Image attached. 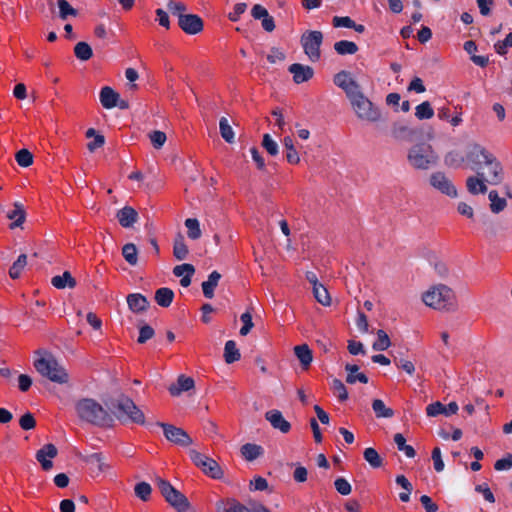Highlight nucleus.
<instances>
[{"label": "nucleus", "mask_w": 512, "mask_h": 512, "mask_svg": "<svg viewBox=\"0 0 512 512\" xmlns=\"http://www.w3.org/2000/svg\"><path fill=\"white\" fill-rule=\"evenodd\" d=\"M333 82L345 92L359 119L368 122H377L381 119L380 110L364 95L361 86L349 71L342 70L336 73Z\"/></svg>", "instance_id": "nucleus-1"}, {"label": "nucleus", "mask_w": 512, "mask_h": 512, "mask_svg": "<svg viewBox=\"0 0 512 512\" xmlns=\"http://www.w3.org/2000/svg\"><path fill=\"white\" fill-rule=\"evenodd\" d=\"M467 162L478 176L491 185H499L504 179V169L496 156L480 144L474 143L466 153Z\"/></svg>", "instance_id": "nucleus-2"}, {"label": "nucleus", "mask_w": 512, "mask_h": 512, "mask_svg": "<svg viewBox=\"0 0 512 512\" xmlns=\"http://www.w3.org/2000/svg\"><path fill=\"white\" fill-rule=\"evenodd\" d=\"M75 409L78 417L98 427H110L114 423V417L107 409L92 398L80 399Z\"/></svg>", "instance_id": "nucleus-3"}, {"label": "nucleus", "mask_w": 512, "mask_h": 512, "mask_svg": "<svg viewBox=\"0 0 512 512\" xmlns=\"http://www.w3.org/2000/svg\"><path fill=\"white\" fill-rule=\"evenodd\" d=\"M407 161L416 170H429L438 164L439 156L430 144L422 142L408 150Z\"/></svg>", "instance_id": "nucleus-4"}, {"label": "nucleus", "mask_w": 512, "mask_h": 512, "mask_svg": "<svg viewBox=\"0 0 512 512\" xmlns=\"http://www.w3.org/2000/svg\"><path fill=\"white\" fill-rule=\"evenodd\" d=\"M423 302L437 310H454L456 307L455 294L451 288L444 284L431 287L422 295Z\"/></svg>", "instance_id": "nucleus-5"}, {"label": "nucleus", "mask_w": 512, "mask_h": 512, "mask_svg": "<svg viewBox=\"0 0 512 512\" xmlns=\"http://www.w3.org/2000/svg\"><path fill=\"white\" fill-rule=\"evenodd\" d=\"M112 406L115 408L114 415L122 422L153 426V423L146 422L143 411L128 396L121 395Z\"/></svg>", "instance_id": "nucleus-6"}, {"label": "nucleus", "mask_w": 512, "mask_h": 512, "mask_svg": "<svg viewBox=\"0 0 512 512\" xmlns=\"http://www.w3.org/2000/svg\"><path fill=\"white\" fill-rule=\"evenodd\" d=\"M34 367L38 373L52 382L65 384L69 381L68 373L51 354L47 353L46 356L36 359Z\"/></svg>", "instance_id": "nucleus-7"}, {"label": "nucleus", "mask_w": 512, "mask_h": 512, "mask_svg": "<svg viewBox=\"0 0 512 512\" xmlns=\"http://www.w3.org/2000/svg\"><path fill=\"white\" fill-rule=\"evenodd\" d=\"M155 484L165 500L179 512L186 511L189 508L187 497L174 488L169 481L157 477Z\"/></svg>", "instance_id": "nucleus-8"}, {"label": "nucleus", "mask_w": 512, "mask_h": 512, "mask_svg": "<svg viewBox=\"0 0 512 512\" xmlns=\"http://www.w3.org/2000/svg\"><path fill=\"white\" fill-rule=\"evenodd\" d=\"M189 456L193 464L206 476L216 480L223 478L224 472L221 466L213 458L208 457L195 449L189 450Z\"/></svg>", "instance_id": "nucleus-9"}, {"label": "nucleus", "mask_w": 512, "mask_h": 512, "mask_svg": "<svg viewBox=\"0 0 512 512\" xmlns=\"http://www.w3.org/2000/svg\"><path fill=\"white\" fill-rule=\"evenodd\" d=\"M304 53L312 62H317L321 57L320 47L323 43V33L318 30H307L300 39Z\"/></svg>", "instance_id": "nucleus-10"}, {"label": "nucleus", "mask_w": 512, "mask_h": 512, "mask_svg": "<svg viewBox=\"0 0 512 512\" xmlns=\"http://www.w3.org/2000/svg\"><path fill=\"white\" fill-rule=\"evenodd\" d=\"M155 426L163 428L165 438L176 445L186 447L192 444L191 437L182 428L162 422H156Z\"/></svg>", "instance_id": "nucleus-11"}, {"label": "nucleus", "mask_w": 512, "mask_h": 512, "mask_svg": "<svg viewBox=\"0 0 512 512\" xmlns=\"http://www.w3.org/2000/svg\"><path fill=\"white\" fill-rule=\"evenodd\" d=\"M430 184L441 193L449 196L456 197L457 189L451 180L443 172H435L430 176Z\"/></svg>", "instance_id": "nucleus-12"}, {"label": "nucleus", "mask_w": 512, "mask_h": 512, "mask_svg": "<svg viewBox=\"0 0 512 512\" xmlns=\"http://www.w3.org/2000/svg\"><path fill=\"white\" fill-rule=\"evenodd\" d=\"M178 25L186 34L189 35H196L204 28L203 20L196 14L181 15Z\"/></svg>", "instance_id": "nucleus-13"}, {"label": "nucleus", "mask_w": 512, "mask_h": 512, "mask_svg": "<svg viewBox=\"0 0 512 512\" xmlns=\"http://www.w3.org/2000/svg\"><path fill=\"white\" fill-rule=\"evenodd\" d=\"M58 450L54 444H45L36 452V459L41 464L44 471H49L53 467L51 459L57 456Z\"/></svg>", "instance_id": "nucleus-14"}, {"label": "nucleus", "mask_w": 512, "mask_h": 512, "mask_svg": "<svg viewBox=\"0 0 512 512\" xmlns=\"http://www.w3.org/2000/svg\"><path fill=\"white\" fill-rule=\"evenodd\" d=\"M288 71L293 75V81L296 84L307 82L314 75V70L308 65L293 63L289 66Z\"/></svg>", "instance_id": "nucleus-15"}, {"label": "nucleus", "mask_w": 512, "mask_h": 512, "mask_svg": "<svg viewBox=\"0 0 512 512\" xmlns=\"http://www.w3.org/2000/svg\"><path fill=\"white\" fill-rule=\"evenodd\" d=\"M265 418L274 429L282 433H288L291 429V424L283 417L279 410L273 409L265 413Z\"/></svg>", "instance_id": "nucleus-16"}, {"label": "nucleus", "mask_w": 512, "mask_h": 512, "mask_svg": "<svg viewBox=\"0 0 512 512\" xmlns=\"http://www.w3.org/2000/svg\"><path fill=\"white\" fill-rule=\"evenodd\" d=\"M116 218L123 228H130L138 221V213L131 206H125L118 210Z\"/></svg>", "instance_id": "nucleus-17"}, {"label": "nucleus", "mask_w": 512, "mask_h": 512, "mask_svg": "<svg viewBox=\"0 0 512 512\" xmlns=\"http://www.w3.org/2000/svg\"><path fill=\"white\" fill-rule=\"evenodd\" d=\"M415 135L416 131L405 124L395 122L391 127V136L395 140L411 142Z\"/></svg>", "instance_id": "nucleus-18"}, {"label": "nucleus", "mask_w": 512, "mask_h": 512, "mask_svg": "<svg viewBox=\"0 0 512 512\" xmlns=\"http://www.w3.org/2000/svg\"><path fill=\"white\" fill-rule=\"evenodd\" d=\"M217 512H253L235 499L220 500L216 503Z\"/></svg>", "instance_id": "nucleus-19"}, {"label": "nucleus", "mask_w": 512, "mask_h": 512, "mask_svg": "<svg viewBox=\"0 0 512 512\" xmlns=\"http://www.w3.org/2000/svg\"><path fill=\"white\" fill-rule=\"evenodd\" d=\"M195 386V381L191 377L180 375L177 382L170 385L168 390L172 396H179L182 392L189 391Z\"/></svg>", "instance_id": "nucleus-20"}, {"label": "nucleus", "mask_w": 512, "mask_h": 512, "mask_svg": "<svg viewBox=\"0 0 512 512\" xmlns=\"http://www.w3.org/2000/svg\"><path fill=\"white\" fill-rule=\"evenodd\" d=\"M129 309L134 313H141L148 309L149 301L140 293H132L127 296Z\"/></svg>", "instance_id": "nucleus-21"}, {"label": "nucleus", "mask_w": 512, "mask_h": 512, "mask_svg": "<svg viewBox=\"0 0 512 512\" xmlns=\"http://www.w3.org/2000/svg\"><path fill=\"white\" fill-rule=\"evenodd\" d=\"M294 353L299 360L302 369L307 370L313 361L312 350L309 346L307 344L297 345L294 347Z\"/></svg>", "instance_id": "nucleus-22"}, {"label": "nucleus", "mask_w": 512, "mask_h": 512, "mask_svg": "<svg viewBox=\"0 0 512 512\" xmlns=\"http://www.w3.org/2000/svg\"><path fill=\"white\" fill-rule=\"evenodd\" d=\"M221 277V274L214 270L208 275V279L202 282L201 287L205 298L212 299L214 297V290L217 287Z\"/></svg>", "instance_id": "nucleus-23"}, {"label": "nucleus", "mask_w": 512, "mask_h": 512, "mask_svg": "<svg viewBox=\"0 0 512 512\" xmlns=\"http://www.w3.org/2000/svg\"><path fill=\"white\" fill-rule=\"evenodd\" d=\"M99 97L102 106L106 109L116 107L117 100H119V94L109 86H105L101 89Z\"/></svg>", "instance_id": "nucleus-24"}, {"label": "nucleus", "mask_w": 512, "mask_h": 512, "mask_svg": "<svg viewBox=\"0 0 512 512\" xmlns=\"http://www.w3.org/2000/svg\"><path fill=\"white\" fill-rule=\"evenodd\" d=\"M7 218L12 220L11 227H20L25 221V209L22 203L15 202L13 208L6 214Z\"/></svg>", "instance_id": "nucleus-25"}, {"label": "nucleus", "mask_w": 512, "mask_h": 512, "mask_svg": "<svg viewBox=\"0 0 512 512\" xmlns=\"http://www.w3.org/2000/svg\"><path fill=\"white\" fill-rule=\"evenodd\" d=\"M189 249L185 243L184 236L178 233L173 241V256L179 260H185L188 257Z\"/></svg>", "instance_id": "nucleus-26"}, {"label": "nucleus", "mask_w": 512, "mask_h": 512, "mask_svg": "<svg viewBox=\"0 0 512 512\" xmlns=\"http://www.w3.org/2000/svg\"><path fill=\"white\" fill-rule=\"evenodd\" d=\"M174 296L171 288L161 287L155 291L154 299L160 307L167 308L172 304Z\"/></svg>", "instance_id": "nucleus-27"}, {"label": "nucleus", "mask_w": 512, "mask_h": 512, "mask_svg": "<svg viewBox=\"0 0 512 512\" xmlns=\"http://www.w3.org/2000/svg\"><path fill=\"white\" fill-rule=\"evenodd\" d=\"M242 457L247 461H254L264 454L262 446L254 443H246L240 449Z\"/></svg>", "instance_id": "nucleus-28"}, {"label": "nucleus", "mask_w": 512, "mask_h": 512, "mask_svg": "<svg viewBox=\"0 0 512 512\" xmlns=\"http://www.w3.org/2000/svg\"><path fill=\"white\" fill-rule=\"evenodd\" d=\"M486 180L483 177L478 176H470L466 180V186L469 193L473 195H477L479 193L484 194L487 191V186L485 184Z\"/></svg>", "instance_id": "nucleus-29"}, {"label": "nucleus", "mask_w": 512, "mask_h": 512, "mask_svg": "<svg viewBox=\"0 0 512 512\" xmlns=\"http://www.w3.org/2000/svg\"><path fill=\"white\" fill-rule=\"evenodd\" d=\"M345 370L347 372L346 382L349 384H354L357 381L360 383L366 384L368 383V377L359 371V366L356 364H346Z\"/></svg>", "instance_id": "nucleus-30"}, {"label": "nucleus", "mask_w": 512, "mask_h": 512, "mask_svg": "<svg viewBox=\"0 0 512 512\" xmlns=\"http://www.w3.org/2000/svg\"><path fill=\"white\" fill-rule=\"evenodd\" d=\"M51 283L57 289L74 288L76 286V280L69 271H65L62 275L52 277Z\"/></svg>", "instance_id": "nucleus-31"}, {"label": "nucleus", "mask_w": 512, "mask_h": 512, "mask_svg": "<svg viewBox=\"0 0 512 512\" xmlns=\"http://www.w3.org/2000/svg\"><path fill=\"white\" fill-rule=\"evenodd\" d=\"M372 410L377 418H392L394 416V410L387 407L381 399L372 401Z\"/></svg>", "instance_id": "nucleus-32"}, {"label": "nucleus", "mask_w": 512, "mask_h": 512, "mask_svg": "<svg viewBox=\"0 0 512 512\" xmlns=\"http://www.w3.org/2000/svg\"><path fill=\"white\" fill-rule=\"evenodd\" d=\"M241 355L235 341L228 340L224 347V359L227 364H232L240 359Z\"/></svg>", "instance_id": "nucleus-33"}, {"label": "nucleus", "mask_w": 512, "mask_h": 512, "mask_svg": "<svg viewBox=\"0 0 512 512\" xmlns=\"http://www.w3.org/2000/svg\"><path fill=\"white\" fill-rule=\"evenodd\" d=\"M334 50L339 55H353L357 53L358 46L352 41L340 40L334 44Z\"/></svg>", "instance_id": "nucleus-34"}, {"label": "nucleus", "mask_w": 512, "mask_h": 512, "mask_svg": "<svg viewBox=\"0 0 512 512\" xmlns=\"http://www.w3.org/2000/svg\"><path fill=\"white\" fill-rule=\"evenodd\" d=\"M283 145L286 149V159L290 164H298L300 161V157L298 152L296 151L293 143V139L290 136H286L283 139Z\"/></svg>", "instance_id": "nucleus-35"}, {"label": "nucleus", "mask_w": 512, "mask_h": 512, "mask_svg": "<svg viewBox=\"0 0 512 512\" xmlns=\"http://www.w3.org/2000/svg\"><path fill=\"white\" fill-rule=\"evenodd\" d=\"M394 442L397 446V449L401 452H403L408 458H414L416 455L415 449L411 446L406 444V439L401 433H396L394 435Z\"/></svg>", "instance_id": "nucleus-36"}, {"label": "nucleus", "mask_w": 512, "mask_h": 512, "mask_svg": "<svg viewBox=\"0 0 512 512\" xmlns=\"http://www.w3.org/2000/svg\"><path fill=\"white\" fill-rule=\"evenodd\" d=\"M74 54L80 61H87L93 56V50L87 42L81 41L75 45Z\"/></svg>", "instance_id": "nucleus-37"}, {"label": "nucleus", "mask_w": 512, "mask_h": 512, "mask_svg": "<svg viewBox=\"0 0 512 512\" xmlns=\"http://www.w3.org/2000/svg\"><path fill=\"white\" fill-rule=\"evenodd\" d=\"M488 198L490 200V209L493 213L498 214L503 211L507 205L506 200L504 198L499 197L498 192L496 190H491L488 194Z\"/></svg>", "instance_id": "nucleus-38"}, {"label": "nucleus", "mask_w": 512, "mask_h": 512, "mask_svg": "<svg viewBox=\"0 0 512 512\" xmlns=\"http://www.w3.org/2000/svg\"><path fill=\"white\" fill-rule=\"evenodd\" d=\"M122 255L128 264L135 266L138 263V250L135 244L127 243L122 247Z\"/></svg>", "instance_id": "nucleus-39"}, {"label": "nucleus", "mask_w": 512, "mask_h": 512, "mask_svg": "<svg viewBox=\"0 0 512 512\" xmlns=\"http://www.w3.org/2000/svg\"><path fill=\"white\" fill-rule=\"evenodd\" d=\"M467 160L466 156H463L459 151H450L444 157V163L448 167L458 168L464 161Z\"/></svg>", "instance_id": "nucleus-40"}, {"label": "nucleus", "mask_w": 512, "mask_h": 512, "mask_svg": "<svg viewBox=\"0 0 512 512\" xmlns=\"http://www.w3.org/2000/svg\"><path fill=\"white\" fill-rule=\"evenodd\" d=\"M27 265V255L26 254H20L16 261L12 264V266L9 269V276L12 279H18L21 276V273L24 269V267Z\"/></svg>", "instance_id": "nucleus-41"}, {"label": "nucleus", "mask_w": 512, "mask_h": 512, "mask_svg": "<svg viewBox=\"0 0 512 512\" xmlns=\"http://www.w3.org/2000/svg\"><path fill=\"white\" fill-rule=\"evenodd\" d=\"M376 334H377V339L372 344L373 350H375V351L387 350L391 346V341H390L388 334L382 329H379Z\"/></svg>", "instance_id": "nucleus-42"}, {"label": "nucleus", "mask_w": 512, "mask_h": 512, "mask_svg": "<svg viewBox=\"0 0 512 512\" xmlns=\"http://www.w3.org/2000/svg\"><path fill=\"white\" fill-rule=\"evenodd\" d=\"M185 226L187 228V235L192 240H197L201 237L202 232L200 229V223L196 218H187L185 220Z\"/></svg>", "instance_id": "nucleus-43"}, {"label": "nucleus", "mask_w": 512, "mask_h": 512, "mask_svg": "<svg viewBox=\"0 0 512 512\" xmlns=\"http://www.w3.org/2000/svg\"><path fill=\"white\" fill-rule=\"evenodd\" d=\"M363 457L372 468H379L383 464V460L379 453L372 447H368L364 450Z\"/></svg>", "instance_id": "nucleus-44"}, {"label": "nucleus", "mask_w": 512, "mask_h": 512, "mask_svg": "<svg viewBox=\"0 0 512 512\" xmlns=\"http://www.w3.org/2000/svg\"><path fill=\"white\" fill-rule=\"evenodd\" d=\"M219 130L222 138L228 142L233 143L235 140V134L231 127V125L228 122V119L226 117H222L219 121Z\"/></svg>", "instance_id": "nucleus-45"}, {"label": "nucleus", "mask_w": 512, "mask_h": 512, "mask_svg": "<svg viewBox=\"0 0 512 512\" xmlns=\"http://www.w3.org/2000/svg\"><path fill=\"white\" fill-rule=\"evenodd\" d=\"M415 116L419 120L431 119L434 116V110L428 101H424L415 108Z\"/></svg>", "instance_id": "nucleus-46"}, {"label": "nucleus", "mask_w": 512, "mask_h": 512, "mask_svg": "<svg viewBox=\"0 0 512 512\" xmlns=\"http://www.w3.org/2000/svg\"><path fill=\"white\" fill-rule=\"evenodd\" d=\"M84 461L91 466H95L99 472L105 471L108 466L104 462L102 453H92L85 457Z\"/></svg>", "instance_id": "nucleus-47"}, {"label": "nucleus", "mask_w": 512, "mask_h": 512, "mask_svg": "<svg viewBox=\"0 0 512 512\" xmlns=\"http://www.w3.org/2000/svg\"><path fill=\"white\" fill-rule=\"evenodd\" d=\"M57 5L59 8V17L66 20L69 16H77L78 12L73 8L67 0H58Z\"/></svg>", "instance_id": "nucleus-48"}, {"label": "nucleus", "mask_w": 512, "mask_h": 512, "mask_svg": "<svg viewBox=\"0 0 512 512\" xmlns=\"http://www.w3.org/2000/svg\"><path fill=\"white\" fill-rule=\"evenodd\" d=\"M331 388L340 402H344L348 399L347 389L340 379L334 378L331 383Z\"/></svg>", "instance_id": "nucleus-49"}, {"label": "nucleus", "mask_w": 512, "mask_h": 512, "mask_svg": "<svg viewBox=\"0 0 512 512\" xmlns=\"http://www.w3.org/2000/svg\"><path fill=\"white\" fill-rule=\"evenodd\" d=\"M313 293L316 300L323 306H329L331 304V298L327 289L322 285H317L313 288Z\"/></svg>", "instance_id": "nucleus-50"}, {"label": "nucleus", "mask_w": 512, "mask_h": 512, "mask_svg": "<svg viewBox=\"0 0 512 512\" xmlns=\"http://www.w3.org/2000/svg\"><path fill=\"white\" fill-rule=\"evenodd\" d=\"M135 495L142 501H148L152 492L151 485L147 482H140L135 485Z\"/></svg>", "instance_id": "nucleus-51"}, {"label": "nucleus", "mask_w": 512, "mask_h": 512, "mask_svg": "<svg viewBox=\"0 0 512 512\" xmlns=\"http://www.w3.org/2000/svg\"><path fill=\"white\" fill-rule=\"evenodd\" d=\"M16 162L21 167H29L33 163V155L28 149H21L15 155Z\"/></svg>", "instance_id": "nucleus-52"}, {"label": "nucleus", "mask_w": 512, "mask_h": 512, "mask_svg": "<svg viewBox=\"0 0 512 512\" xmlns=\"http://www.w3.org/2000/svg\"><path fill=\"white\" fill-rule=\"evenodd\" d=\"M262 146L271 156H276L279 153V146L277 142L274 141L268 133L263 135Z\"/></svg>", "instance_id": "nucleus-53"}, {"label": "nucleus", "mask_w": 512, "mask_h": 512, "mask_svg": "<svg viewBox=\"0 0 512 512\" xmlns=\"http://www.w3.org/2000/svg\"><path fill=\"white\" fill-rule=\"evenodd\" d=\"M334 487L336 491L342 496H347L352 492L351 484L344 477L336 478L334 481Z\"/></svg>", "instance_id": "nucleus-54"}, {"label": "nucleus", "mask_w": 512, "mask_h": 512, "mask_svg": "<svg viewBox=\"0 0 512 512\" xmlns=\"http://www.w3.org/2000/svg\"><path fill=\"white\" fill-rule=\"evenodd\" d=\"M149 139L155 149H160L166 142V134L160 130L152 131L149 134Z\"/></svg>", "instance_id": "nucleus-55"}, {"label": "nucleus", "mask_w": 512, "mask_h": 512, "mask_svg": "<svg viewBox=\"0 0 512 512\" xmlns=\"http://www.w3.org/2000/svg\"><path fill=\"white\" fill-rule=\"evenodd\" d=\"M154 335H155L154 329L150 325L144 324L143 326H141L139 328V336H138L137 342L139 344H144L148 340L153 338Z\"/></svg>", "instance_id": "nucleus-56"}, {"label": "nucleus", "mask_w": 512, "mask_h": 512, "mask_svg": "<svg viewBox=\"0 0 512 512\" xmlns=\"http://www.w3.org/2000/svg\"><path fill=\"white\" fill-rule=\"evenodd\" d=\"M240 320L243 323V326L240 329V335L246 336L254 326L251 313L249 311L244 312L240 316Z\"/></svg>", "instance_id": "nucleus-57"}, {"label": "nucleus", "mask_w": 512, "mask_h": 512, "mask_svg": "<svg viewBox=\"0 0 512 512\" xmlns=\"http://www.w3.org/2000/svg\"><path fill=\"white\" fill-rule=\"evenodd\" d=\"M395 365L404 370L408 375L412 376L415 372V366L413 362L406 360L404 358L394 357Z\"/></svg>", "instance_id": "nucleus-58"}, {"label": "nucleus", "mask_w": 512, "mask_h": 512, "mask_svg": "<svg viewBox=\"0 0 512 512\" xmlns=\"http://www.w3.org/2000/svg\"><path fill=\"white\" fill-rule=\"evenodd\" d=\"M168 9L170 10V12L174 15V16H177L178 17V22L180 21V16L181 15H187L185 12L187 10V7L184 3L182 2H174V1H170L168 3Z\"/></svg>", "instance_id": "nucleus-59"}, {"label": "nucleus", "mask_w": 512, "mask_h": 512, "mask_svg": "<svg viewBox=\"0 0 512 512\" xmlns=\"http://www.w3.org/2000/svg\"><path fill=\"white\" fill-rule=\"evenodd\" d=\"M19 425L23 430H31L35 428L36 421L32 413H25L19 420Z\"/></svg>", "instance_id": "nucleus-60"}, {"label": "nucleus", "mask_w": 512, "mask_h": 512, "mask_svg": "<svg viewBox=\"0 0 512 512\" xmlns=\"http://www.w3.org/2000/svg\"><path fill=\"white\" fill-rule=\"evenodd\" d=\"M332 24L335 28L345 27L351 29V27H354V20H352L349 16H334L332 19Z\"/></svg>", "instance_id": "nucleus-61"}, {"label": "nucleus", "mask_w": 512, "mask_h": 512, "mask_svg": "<svg viewBox=\"0 0 512 512\" xmlns=\"http://www.w3.org/2000/svg\"><path fill=\"white\" fill-rule=\"evenodd\" d=\"M247 4L240 2L234 5L233 11L228 14V18L232 22H237L240 16L246 11Z\"/></svg>", "instance_id": "nucleus-62"}, {"label": "nucleus", "mask_w": 512, "mask_h": 512, "mask_svg": "<svg viewBox=\"0 0 512 512\" xmlns=\"http://www.w3.org/2000/svg\"><path fill=\"white\" fill-rule=\"evenodd\" d=\"M426 414L429 417H436L440 414L444 415V404L440 401L433 402L426 407Z\"/></svg>", "instance_id": "nucleus-63"}, {"label": "nucleus", "mask_w": 512, "mask_h": 512, "mask_svg": "<svg viewBox=\"0 0 512 512\" xmlns=\"http://www.w3.org/2000/svg\"><path fill=\"white\" fill-rule=\"evenodd\" d=\"M512 468V454H507L505 457L498 459L494 464V469L497 471L509 470Z\"/></svg>", "instance_id": "nucleus-64"}]
</instances>
